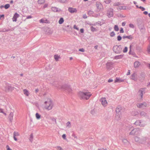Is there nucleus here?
I'll list each match as a JSON object with an SVG mask.
<instances>
[{"label":"nucleus","instance_id":"f257e3e1","mask_svg":"<svg viewBox=\"0 0 150 150\" xmlns=\"http://www.w3.org/2000/svg\"><path fill=\"white\" fill-rule=\"evenodd\" d=\"M53 104L52 100L50 99H47L46 100L44 104V108L47 110H50L52 108Z\"/></svg>","mask_w":150,"mask_h":150},{"label":"nucleus","instance_id":"f03ea898","mask_svg":"<svg viewBox=\"0 0 150 150\" xmlns=\"http://www.w3.org/2000/svg\"><path fill=\"white\" fill-rule=\"evenodd\" d=\"M78 95L81 99L87 100L89 98L91 94L89 92H79Z\"/></svg>","mask_w":150,"mask_h":150},{"label":"nucleus","instance_id":"7ed1b4c3","mask_svg":"<svg viewBox=\"0 0 150 150\" xmlns=\"http://www.w3.org/2000/svg\"><path fill=\"white\" fill-rule=\"evenodd\" d=\"M14 88L8 84H5L4 86L3 90L6 92L11 91L14 89Z\"/></svg>","mask_w":150,"mask_h":150},{"label":"nucleus","instance_id":"20e7f679","mask_svg":"<svg viewBox=\"0 0 150 150\" xmlns=\"http://www.w3.org/2000/svg\"><path fill=\"white\" fill-rule=\"evenodd\" d=\"M137 107L139 108H144L147 106V104L145 103H138L137 104Z\"/></svg>","mask_w":150,"mask_h":150},{"label":"nucleus","instance_id":"39448f33","mask_svg":"<svg viewBox=\"0 0 150 150\" xmlns=\"http://www.w3.org/2000/svg\"><path fill=\"white\" fill-rule=\"evenodd\" d=\"M100 101L101 103L104 106H107L108 104V102L105 98H103L100 99Z\"/></svg>","mask_w":150,"mask_h":150},{"label":"nucleus","instance_id":"423d86ee","mask_svg":"<svg viewBox=\"0 0 150 150\" xmlns=\"http://www.w3.org/2000/svg\"><path fill=\"white\" fill-rule=\"evenodd\" d=\"M140 132V131H139L138 129H134L132 131L130 132V134L131 135L135 134L137 135Z\"/></svg>","mask_w":150,"mask_h":150},{"label":"nucleus","instance_id":"0eeeda50","mask_svg":"<svg viewBox=\"0 0 150 150\" xmlns=\"http://www.w3.org/2000/svg\"><path fill=\"white\" fill-rule=\"evenodd\" d=\"M136 142H138L140 144H144L145 143V140L144 139H140L138 137H136L135 138Z\"/></svg>","mask_w":150,"mask_h":150},{"label":"nucleus","instance_id":"6e6552de","mask_svg":"<svg viewBox=\"0 0 150 150\" xmlns=\"http://www.w3.org/2000/svg\"><path fill=\"white\" fill-rule=\"evenodd\" d=\"M135 124L136 125H139L140 126H142L144 125V123L143 122H141L140 120H138L136 121Z\"/></svg>","mask_w":150,"mask_h":150},{"label":"nucleus","instance_id":"1a4fd4ad","mask_svg":"<svg viewBox=\"0 0 150 150\" xmlns=\"http://www.w3.org/2000/svg\"><path fill=\"white\" fill-rule=\"evenodd\" d=\"M107 15L109 17H112L113 16V11L112 9H110L107 11Z\"/></svg>","mask_w":150,"mask_h":150},{"label":"nucleus","instance_id":"9d476101","mask_svg":"<svg viewBox=\"0 0 150 150\" xmlns=\"http://www.w3.org/2000/svg\"><path fill=\"white\" fill-rule=\"evenodd\" d=\"M96 5L97 8L98 10H100L103 8L102 5L99 2H97Z\"/></svg>","mask_w":150,"mask_h":150},{"label":"nucleus","instance_id":"9b49d317","mask_svg":"<svg viewBox=\"0 0 150 150\" xmlns=\"http://www.w3.org/2000/svg\"><path fill=\"white\" fill-rule=\"evenodd\" d=\"M131 79L135 81L137 80V75L135 73L133 74L131 76Z\"/></svg>","mask_w":150,"mask_h":150},{"label":"nucleus","instance_id":"f8f14e48","mask_svg":"<svg viewBox=\"0 0 150 150\" xmlns=\"http://www.w3.org/2000/svg\"><path fill=\"white\" fill-rule=\"evenodd\" d=\"M19 15L16 13L14 15L13 18L12 20L13 21H17V19L19 17Z\"/></svg>","mask_w":150,"mask_h":150},{"label":"nucleus","instance_id":"ddd939ff","mask_svg":"<svg viewBox=\"0 0 150 150\" xmlns=\"http://www.w3.org/2000/svg\"><path fill=\"white\" fill-rule=\"evenodd\" d=\"M140 63L138 61H137L135 62L134 64V67L135 68H138L140 65Z\"/></svg>","mask_w":150,"mask_h":150},{"label":"nucleus","instance_id":"4468645a","mask_svg":"<svg viewBox=\"0 0 150 150\" xmlns=\"http://www.w3.org/2000/svg\"><path fill=\"white\" fill-rule=\"evenodd\" d=\"M13 138L14 140L16 141H17V139L16 138V137L18 136L19 135V134L18 132H14L13 133Z\"/></svg>","mask_w":150,"mask_h":150},{"label":"nucleus","instance_id":"2eb2a0df","mask_svg":"<svg viewBox=\"0 0 150 150\" xmlns=\"http://www.w3.org/2000/svg\"><path fill=\"white\" fill-rule=\"evenodd\" d=\"M69 11L71 13L76 12L77 11L76 9L75 8H69Z\"/></svg>","mask_w":150,"mask_h":150},{"label":"nucleus","instance_id":"dca6fc26","mask_svg":"<svg viewBox=\"0 0 150 150\" xmlns=\"http://www.w3.org/2000/svg\"><path fill=\"white\" fill-rule=\"evenodd\" d=\"M24 94L27 96H28L29 95L30 93L29 91L26 89H23V90Z\"/></svg>","mask_w":150,"mask_h":150},{"label":"nucleus","instance_id":"f3484780","mask_svg":"<svg viewBox=\"0 0 150 150\" xmlns=\"http://www.w3.org/2000/svg\"><path fill=\"white\" fill-rule=\"evenodd\" d=\"M124 80L123 79H122L120 78L117 77L116 79L115 80V82L116 83L117 82H121L124 81Z\"/></svg>","mask_w":150,"mask_h":150},{"label":"nucleus","instance_id":"a211bd4d","mask_svg":"<svg viewBox=\"0 0 150 150\" xmlns=\"http://www.w3.org/2000/svg\"><path fill=\"white\" fill-rule=\"evenodd\" d=\"M113 65V63L111 62H108L106 64V66L107 68L110 69Z\"/></svg>","mask_w":150,"mask_h":150},{"label":"nucleus","instance_id":"6ab92c4d","mask_svg":"<svg viewBox=\"0 0 150 150\" xmlns=\"http://www.w3.org/2000/svg\"><path fill=\"white\" fill-rule=\"evenodd\" d=\"M121 110V108L120 107H118L117 108L116 111V112L117 114L118 113V114L119 113H120V114H121V113L120 112V111Z\"/></svg>","mask_w":150,"mask_h":150},{"label":"nucleus","instance_id":"aec40b11","mask_svg":"<svg viewBox=\"0 0 150 150\" xmlns=\"http://www.w3.org/2000/svg\"><path fill=\"white\" fill-rule=\"evenodd\" d=\"M144 90V88H141L139 91V94L140 95V97L141 98H142V92Z\"/></svg>","mask_w":150,"mask_h":150},{"label":"nucleus","instance_id":"412c9836","mask_svg":"<svg viewBox=\"0 0 150 150\" xmlns=\"http://www.w3.org/2000/svg\"><path fill=\"white\" fill-rule=\"evenodd\" d=\"M54 58L56 61H58L59 59L60 58V56L55 55L54 56Z\"/></svg>","mask_w":150,"mask_h":150},{"label":"nucleus","instance_id":"4be33fe9","mask_svg":"<svg viewBox=\"0 0 150 150\" xmlns=\"http://www.w3.org/2000/svg\"><path fill=\"white\" fill-rule=\"evenodd\" d=\"M35 117L37 119H39L41 118V115L38 113H36L35 114Z\"/></svg>","mask_w":150,"mask_h":150},{"label":"nucleus","instance_id":"5701e85b","mask_svg":"<svg viewBox=\"0 0 150 150\" xmlns=\"http://www.w3.org/2000/svg\"><path fill=\"white\" fill-rule=\"evenodd\" d=\"M64 22V20L63 18H61L59 21V23L60 24H62Z\"/></svg>","mask_w":150,"mask_h":150},{"label":"nucleus","instance_id":"b1692460","mask_svg":"<svg viewBox=\"0 0 150 150\" xmlns=\"http://www.w3.org/2000/svg\"><path fill=\"white\" fill-rule=\"evenodd\" d=\"M91 29L92 31V32H95L97 30V29L96 28H94L93 26H91Z\"/></svg>","mask_w":150,"mask_h":150},{"label":"nucleus","instance_id":"393cba45","mask_svg":"<svg viewBox=\"0 0 150 150\" xmlns=\"http://www.w3.org/2000/svg\"><path fill=\"white\" fill-rule=\"evenodd\" d=\"M114 29L116 31H118L119 30L118 27L117 25H115L114 27Z\"/></svg>","mask_w":150,"mask_h":150},{"label":"nucleus","instance_id":"a878e982","mask_svg":"<svg viewBox=\"0 0 150 150\" xmlns=\"http://www.w3.org/2000/svg\"><path fill=\"white\" fill-rule=\"evenodd\" d=\"M119 48V47L117 46H115L113 48V50L115 52L118 53V51H117L116 50V49H117V48Z\"/></svg>","mask_w":150,"mask_h":150},{"label":"nucleus","instance_id":"bb28decb","mask_svg":"<svg viewBox=\"0 0 150 150\" xmlns=\"http://www.w3.org/2000/svg\"><path fill=\"white\" fill-rule=\"evenodd\" d=\"M45 2V0H39L38 3L39 4H43Z\"/></svg>","mask_w":150,"mask_h":150},{"label":"nucleus","instance_id":"cd10ccee","mask_svg":"<svg viewBox=\"0 0 150 150\" xmlns=\"http://www.w3.org/2000/svg\"><path fill=\"white\" fill-rule=\"evenodd\" d=\"M56 149L57 150H63L62 148L59 146H57L55 147Z\"/></svg>","mask_w":150,"mask_h":150},{"label":"nucleus","instance_id":"c85d7f7f","mask_svg":"<svg viewBox=\"0 0 150 150\" xmlns=\"http://www.w3.org/2000/svg\"><path fill=\"white\" fill-rule=\"evenodd\" d=\"M51 9L54 12H56L57 11V9L55 7H52L51 8Z\"/></svg>","mask_w":150,"mask_h":150},{"label":"nucleus","instance_id":"c756f323","mask_svg":"<svg viewBox=\"0 0 150 150\" xmlns=\"http://www.w3.org/2000/svg\"><path fill=\"white\" fill-rule=\"evenodd\" d=\"M140 114L142 116H145L146 115V114L144 112H140Z\"/></svg>","mask_w":150,"mask_h":150},{"label":"nucleus","instance_id":"7c9ffc66","mask_svg":"<svg viewBox=\"0 0 150 150\" xmlns=\"http://www.w3.org/2000/svg\"><path fill=\"white\" fill-rule=\"evenodd\" d=\"M9 115L10 117H11V120H12L13 119V113L11 112L10 114Z\"/></svg>","mask_w":150,"mask_h":150},{"label":"nucleus","instance_id":"2f4dec72","mask_svg":"<svg viewBox=\"0 0 150 150\" xmlns=\"http://www.w3.org/2000/svg\"><path fill=\"white\" fill-rule=\"evenodd\" d=\"M10 7V5L8 4H6L4 6V8L6 9Z\"/></svg>","mask_w":150,"mask_h":150},{"label":"nucleus","instance_id":"473e14b6","mask_svg":"<svg viewBox=\"0 0 150 150\" xmlns=\"http://www.w3.org/2000/svg\"><path fill=\"white\" fill-rule=\"evenodd\" d=\"M147 51L149 54H150V44L147 47Z\"/></svg>","mask_w":150,"mask_h":150},{"label":"nucleus","instance_id":"72a5a7b5","mask_svg":"<svg viewBox=\"0 0 150 150\" xmlns=\"http://www.w3.org/2000/svg\"><path fill=\"white\" fill-rule=\"evenodd\" d=\"M6 150H12V149L9 146L7 145L6 146Z\"/></svg>","mask_w":150,"mask_h":150},{"label":"nucleus","instance_id":"f704fd0d","mask_svg":"<svg viewBox=\"0 0 150 150\" xmlns=\"http://www.w3.org/2000/svg\"><path fill=\"white\" fill-rule=\"evenodd\" d=\"M127 47H125L124 49L123 50V52L125 53L127 52Z\"/></svg>","mask_w":150,"mask_h":150},{"label":"nucleus","instance_id":"c9c22d12","mask_svg":"<svg viewBox=\"0 0 150 150\" xmlns=\"http://www.w3.org/2000/svg\"><path fill=\"white\" fill-rule=\"evenodd\" d=\"M115 35V33L114 32H112L110 33V36L111 37H114Z\"/></svg>","mask_w":150,"mask_h":150},{"label":"nucleus","instance_id":"e433bc0d","mask_svg":"<svg viewBox=\"0 0 150 150\" xmlns=\"http://www.w3.org/2000/svg\"><path fill=\"white\" fill-rule=\"evenodd\" d=\"M74 28L77 30H79V28L76 25H74Z\"/></svg>","mask_w":150,"mask_h":150},{"label":"nucleus","instance_id":"4c0bfd02","mask_svg":"<svg viewBox=\"0 0 150 150\" xmlns=\"http://www.w3.org/2000/svg\"><path fill=\"white\" fill-rule=\"evenodd\" d=\"M129 27L131 28H134V26L133 24L130 23L129 24Z\"/></svg>","mask_w":150,"mask_h":150},{"label":"nucleus","instance_id":"58836bf2","mask_svg":"<svg viewBox=\"0 0 150 150\" xmlns=\"http://www.w3.org/2000/svg\"><path fill=\"white\" fill-rule=\"evenodd\" d=\"M105 3L108 4L111 2V1L110 0H106L105 1Z\"/></svg>","mask_w":150,"mask_h":150},{"label":"nucleus","instance_id":"ea45409f","mask_svg":"<svg viewBox=\"0 0 150 150\" xmlns=\"http://www.w3.org/2000/svg\"><path fill=\"white\" fill-rule=\"evenodd\" d=\"M62 137L63 138V139H66V135L64 134H63L62 135Z\"/></svg>","mask_w":150,"mask_h":150},{"label":"nucleus","instance_id":"a19ab883","mask_svg":"<svg viewBox=\"0 0 150 150\" xmlns=\"http://www.w3.org/2000/svg\"><path fill=\"white\" fill-rule=\"evenodd\" d=\"M120 33H124V30L123 28H120Z\"/></svg>","mask_w":150,"mask_h":150},{"label":"nucleus","instance_id":"79ce46f5","mask_svg":"<svg viewBox=\"0 0 150 150\" xmlns=\"http://www.w3.org/2000/svg\"><path fill=\"white\" fill-rule=\"evenodd\" d=\"M139 8L141 9L142 11H144L145 9V8H144V7H142V6H140L139 7Z\"/></svg>","mask_w":150,"mask_h":150},{"label":"nucleus","instance_id":"37998d69","mask_svg":"<svg viewBox=\"0 0 150 150\" xmlns=\"http://www.w3.org/2000/svg\"><path fill=\"white\" fill-rule=\"evenodd\" d=\"M80 32L81 33H83L84 32V29L83 28L81 29L80 30Z\"/></svg>","mask_w":150,"mask_h":150},{"label":"nucleus","instance_id":"c03bdc74","mask_svg":"<svg viewBox=\"0 0 150 150\" xmlns=\"http://www.w3.org/2000/svg\"><path fill=\"white\" fill-rule=\"evenodd\" d=\"M79 51H81V52H84V50L83 49L81 48V49H79Z\"/></svg>","mask_w":150,"mask_h":150},{"label":"nucleus","instance_id":"a18cd8bd","mask_svg":"<svg viewBox=\"0 0 150 150\" xmlns=\"http://www.w3.org/2000/svg\"><path fill=\"white\" fill-rule=\"evenodd\" d=\"M126 23L125 22H123L122 23V25L123 26H125V25Z\"/></svg>","mask_w":150,"mask_h":150},{"label":"nucleus","instance_id":"49530a36","mask_svg":"<svg viewBox=\"0 0 150 150\" xmlns=\"http://www.w3.org/2000/svg\"><path fill=\"white\" fill-rule=\"evenodd\" d=\"M72 136L74 137L75 138H76V139H77V137L76 136L75 134H73L72 135Z\"/></svg>","mask_w":150,"mask_h":150},{"label":"nucleus","instance_id":"de8ad7c7","mask_svg":"<svg viewBox=\"0 0 150 150\" xmlns=\"http://www.w3.org/2000/svg\"><path fill=\"white\" fill-rule=\"evenodd\" d=\"M67 126H70L71 125L70 122H68L67 123Z\"/></svg>","mask_w":150,"mask_h":150},{"label":"nucleus","instance_id":"09e8293b","mask_svg":"<svg viewBox=\"0 0 150 150\" xmlns=\"http://www.w3.org/2000/svg\"><path fill=\"white\" fill-rule=\"evenodd\" d=\"M33 137V135L32 134L30 135V140H31V141H32Z\"/></svg>","mask_w":150,"mask_h":150},{"label":"nucleus","instance_id":"8fccbe9b","mask_svg":"<svg viewBox=\"0 0 150 150\" xmlns=\"http://www.w3.org/2000/svg\"><path fill=\"white\" fill-rule=\"evenodd\" d=\"M113 81V80L112 79H109L108 81V82H112Z\"/></svg>","mask_w":150,"mask_h":150},{"label":"nucleus","instance_id":"3c124183","mask_svg":"<svg viewBox=\"0 0 150 150\" xmlns=\"http://www.w3.org/2000/svg\"><path fill=\"white\" fill-rule=\"evenodd\" d=\"M122 56H118L117 57V59H120L122 58Z\"/></svg>","mask_w":150,"mask_h":150},{"label":"nucleus","instance_id":"603ef678","mask_svg":"<svg viewBox=\"0 0 150 150\" xmlns=\"http://www.w3.org/2000/svg\"><path fill=\"white\" fill-rule=\"evenodd\" d=\"M48 6V4H45L44 5V8H46V7H47Z\"/></svg>","mask_w":150,"mask_h":150},{"label":"nucleus","instance_id":"864d4df0","mask_svg":"<svg viewBox=\"0 0 150 150\" xmlns=\"http://www.w3.org/2000/svg\"><path fill=\"white\" fill-rule=\"evenodd\" d=\"M143 13L145 15H147L148 14V12L146 11H145Z\"/></svg>","mask_w":150,"mask_h":150},{"label":"nucleus","instance_id":"5fc2aeb1","mask_svg":"<svg viewBox=\"0 0 150 150\" xmlns=\"http://www.w3.org/2000/svg\"><path fill=\"white\" fill-rule=\"evenodd\" d=\"M130 74V70H129L128 71V72L127 73V75H129Z\"/></svg>","mask_w":150,"mask_h":150},{"label":"nucleus","instance_id":"6e6d98bb","mask_svg":"<svg viewBox=\"0 0 150 150\" xmlns=\"http://www.w3.org/2000/svg\"><path fill=\"white\" fill-rule=\"evenodd\" d=\"M122 9L123 10H125L126 9V7L125 6H123L122 7Z\"/></svg>","mask_w":150,"mask_h":150},{"label":"nucleus","instance_id":"4d7b16f0","mask_svg":"<svg viewBox=\"0 0 150 150\" xmlns=\"http://www.w3.org/2000/svg\"><path fill=\"white\" fill-rule=\"evenodd\" d=\"M39 91V90L38 89H36L35 90V92L36 93H37Z\"/></svg>","mask_w":150,"mask_h":150},{"label":"nucleus","instance_id":"13d9d810","mask_svg":"<svg viewBox=\"0 0 150 150\" xmlns=\"http://www.w3.org/2000/svg\"><path fill=\"white\" fill-rule=\"evenodd\" d=\"M40 22H41V23H43V22H44L43 20V19H41L40 20Z\"/></svg>","mask_w":150,"mask_h":150},{"label":"nucleus","instance_id":"bf43d9fd","mask_svg":"<svg viewBox=\"0 0 150 150\" xmlns=\"http://www.w3.org/2000/svg\"><path fill=\"white\" fill-rule=\"evenodd\" d=\"M4 16L3 15L0 16V19H1L2 17L3 18Z\"/></svg>","mask_w":150,"mask_h":150},{"label":"nucleus","instance_id":"052dcab7","mask_svg":"<svg viewBox=\"0 0 150 150\" xmlns=\"http://www.w3.org/2000/svg\"><path fill=\"white\" fill-rule=\"evenodd\" d=\"M31 18V16H28L27 17V18H28H28Z\"/></svg>","mask_w":150,"mask_h":150},{"label":"nucleus","instance_id":"680f3d73","mask_svg":"<svg viewBox=\"0 0 150 150\" xmlns=\"http://www.w3.org/2000/svg\"><path fill=\"white\" fill-rule=\"evenodd\" d=\"M122 38H117V40L118 41H120L121 40Z\"/></svg>","mask_w":150,"mask_h":150},{"label":"nucleus","instance_id":"e2e57ef3","mask_svg":"<svg viewBox=\"0 0 150 150\" xmlns=\"http://www.w3.org/2000/svg\"><path fill=\"white\" fill-rule=\"evenodd\" d=\"M98 150H106V149H99Z\"/></svg>","mask_w":150,"mask_h":150},{"label":"nucleus","instance_id":"0e129e2a","mask_svg":"<svg viewBox=\"0 0 150 150\" xmlns=\"http://www.w3.org/2000/svg\"><path fill=\"white\" fill-rule=\"evenodd\" d=\"M97 47H98V46H95V48L96 49H97Z\"/></svg>","mask_w":150,"mask_h":150},{"label":"nucleus","instance_id":"69168bd1","mask_svg":"<svg viewBox=\"0 0 150 150\" xmlns=\"http://www.w3.org/2000/svg\"><path fill=\"white\" fill-rule=\"evenodd\" d=\"M133 3L135 4H137V2L135 1H134Z\"/></svg>","mask_w":150,"mask_h":150},{"label":"nucleus","instance_id":"338daca9","mask_svg":"<svg viewBox=\"0 0 150 150\" xmlns=\"http://www.w3.org/2000/svg\"><path fill=\"white\" fill-rule=\"evenodd\" d=\"M148 67H149V68L150 69V64H149V66H148Z\"/></svg>","mask_w":150,"mask_h":150},{"label":"nucleus","instance_id":"774afa93","mask_svg":"<svg viewBox=\"0 0 150 150\" xmlns=\"http://www.w3.org/2000/svg\"><path fill=\"white\" fill-rule=\"evenodd\" d=\"M148 15L149 17L150 18V13Z\"/></svg>","mask_w":150,"mask_h":150}]
</instances>
